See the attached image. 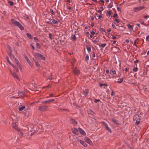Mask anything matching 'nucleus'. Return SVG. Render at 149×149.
<instances>
[{
    "label": "nucleus",
    "mask_w": 149,
    "mask_h": 149,
    "mask_svg": "<svg viewBox=\"0 0 149 149\" xmlns=\"http://www.w3.org/2000/svg\"><path fill=\"white\" fill-rule=\"evenodd\" d=\"M48 106H42L39 107L38 109L41 111H46L47 110Z\"/></svg>",
    "instance_id": "1"
},
{
    "label": "nucleus",
    "mask_w": 149,
    "mask_h": 149,
    "mask_svg": "<svg viewBox=\"0 0 149 149\" xmlns=\"http://www.w3.org/2000/svg\"><path fill=\"white\" fill-rule=\"evenodd\" d=\"M134 118H135V120H136V123L137 125L139 124L140 122V120L141 119V116H138L137 115H135L134 116Z\"/></svg>",
    "instance_id": "2"
},
{
    "label": "nucleus",
    "mask_w": 149,
    "mask_h": 149,
    "mask_svg": "<svg viewBox=\"0 0 149 149\" xmlns=\"http://www.w3.org/2000/svg\"><path fill=\"white\" fill-rule=\"evenodd\" d=\"M36 56L40 60H45V57L42 55L40 54L39 53H36Z\"/></svg>",
    "instance_id": "3"
},
{
    "label": "nucleus",
    "mask_w": 149,
    "mask_h": 149,
    "mask_svg": "<svg viewBox=\"0 0 149 149\" xmlns=\"http://www.w3.org/2000/svg\"><path fill=\"white\" fill-rule=\"evenodd\" d=\"M144 8V7L143 6L139 7H135L134 8L133 10L134 12H136L141 10Z\"/></svg>",
    "instance_id": "4"
},
{
    "label": "nucleus",
    "mask_w": 149,
    "mask_h": 149,
    "mask_svg": "<svg viewBox=\"0 0 149 149\" xmlns=\"http://www.w3.org/2000/svg\"><path fill=\"white\" fill-rule=\"evenodd\" d=\"M11 21L15 26H17L20 23L19 22L16 21L13 19H12Z\"/></svg>",
    "instance_id": "5"
},
{
    "label": "nucleus",
    "mask_w": 149,
    "mask_h": 149,
    "mask_svg": "<svg viewBox=\"0 0 149 149\" xmlns=\"http://www.w3.org/2000/svg\"><path fill=\"white\" fill-rule=\"evenodd\" d=\"M103 124L104 127H105L106 129L109 132L111 133V129L109 128L107 124L104 122H102Z\"/></svg>",
    "instance_id": "6"
},
{
    "label": "nucleus",
    "mask_w": 149,
    "mask_h": 149,
    "mask_svg": "<svg viewBox=\"0 0 149 149\" xmlns=\"http://www.w3.org/2000/svg\"><path fill=\"white\" fill-rule=\"evenodd\" d=\"M33 127V125H27V126L25 127H24V130H30V131L31 132H32L33 131V129H30V128H31L32 127Z\"/></svg>",
    "instance_id": "7"
},
{
    "label": "nucleus",
    "mask_w": 149,
    "mask_h": 149,
    "mask_svg": "<svg viewBox=\"0 0 149 149\" xmlns=\"http://www.w3.org/2000/svg\"><path fill=\"white\" fill-rule=\"evenodd\" d=\"M17 130L18 132V134L20 136L22 137L23 136L24 133L23 132V130H21L18 128Z\"/></svg>",
    "instance_id": "8"
},
{
    "label": "nucleus",
    "mask_w": 149,
    "mask_h": 149,
    "mask_svg": "<svg viewBox=\"0 0 149 149\" xmlns=\"http://www.w3.org/2000/svg\"><path fill=\"white\" fill-rule=\"evenodd\" d=\"M85 140L86 142L90 145H91L92 144V142L88 137H85Z\"/></svg>",
    "instance_id": "9"
},
{
    "label": "nucleus",
    "mask_w": 149,
    "mask_h": 149,
    "mask_svg": "<svg viewBox=\"0 0 149 149\" xmlns=\"http://www.w3.org/2000/svg\"><path fill=\"white\" fill-rule=\"evenodd\" d=\"M55 100L54 99H51L50 100H46V101H42L41 103L42 104H44L45 103H49L50 102H53Z\"/></svg>",
    "instance_id": "10"
},
{
    "label": "nucleus",
    "mask_w": 149,
    "mask_h": 149,
    "mask_svg": "<svg viewBox=\"0 0 149 149\" xmlns=\"http://www.w3.org/2000/svg\"><path fill=\"white\" fill-rule=\"evenodd\" d=\"M78 131H79L80 133L83 135H86V133L84 131V130H83L82 129H81L80 128H78Z\"/></svg>",
    "instance_id": "11"
},
{
    "label": "nucleus",
    "mask_w": 149,
    "mask_h": 149,
    "mask_svg": "<svg viewBox=\"0 0 149 149\" xmlns=\"http://www.w3.org/2000/svg\"><path fill=\"white\" fill-rule=\"evenodd\" d=\"M19 119V118H18L15 117L13 119H12V123H15L17 124Z\"/></svg>",
    "instance_id": "12"
},
{
    "label": "nucleus",
    "mask_w": 149,
    "mask_h": 149,
    "mask_svg": "<svg viewBox=\"0 0 149 149\" xmlns=\"http://www.w3.org/2000/svg\"><path fill=\"white\" fill-rule=\"evenodd\" d=\"M18 95L19 97H22L24 96V94L23 91H19L18 92Z\"/></svg>",
    "instance_id": "13"
},
{
    "label": "nucleus",
    "mask_w": 149,
    "mask_h": 149,
    "mask_svg": "<svg viewBox=\"0 0 149 149\" xmlns=\"http://www.w3.org/2000/svg\"><path fill=\"white\" fill-rule=\"evenodd\" d=\"M72 132L75 134H77L78 133V130L76 128H74L72 129Z\"/></svg>",
    "instance_id": "14"
},
{
    "label": "nucleus",
    "mask_w": 149,
    "mask_h": 149,
    "mask_svg": "<svg viewBox=\"0 0 149 149\" xmlns=\"http://www.w3.org/2000/svg\"><path fill=\"white\" fill-rule=\"evenodd\" d=\"M10 72L11 73V74L12 75L13 77L15 78H16L17 79H18V76L14 72H12L11 70H10Z\"/></svg>",
    "instance_id": "15"
},
{
    "label": "nucleus",
    "mask_w": 149,
    "mask_h": 149,
    "mask_svg": "<svg viewBox=\"0 0 149 149\" xmlns=\"http://www.w3.org/2000/svg\"><path fill=\"white\" fill-rule=\"evenodd\" d=\"M12 127L14 128L16 130H18V129L17 127V124L15 123H12Z\"/></svg>",
    "instance_id": "16"
},
{
    "label": "nucleus",
    "mask_w": 149,
    "mask_h": 149,
    "mask_svg": "<svg viewBox=\"0 0 149 149\" xmlns=\"http://www.w3.org/2000/svg\"><path fill=\"white\" fill-rule=\"evenodd\" d=\"M14 59L15 60V62L16 63L17 66L19 67V69H20L21 68V65L19 63V61H18L17 59L16 58H14Z\"/></svg>",
    "instance_id": "17"
},
{
    "label": "nucleus",
    "mask_w": 149,
    "mask_h": 149,
    "mask_svg": "<svg viewBox=\"0 0 149 149\" xmlns=\"http://www.w3.org/2000/svg\"><path fill=\"white\" fill-rule=\"evenodd\" d=\"M18 109L19 111H22L25 108V107L24 106H19L18 107Z\"/></svg>",
    "instance_id": "18"
},
{
    "label": "nucleus",
    "mask_w": 149,
    "mask_h": 149,
    "mask_svg": "<svg viewBox=\"0 0 149 149\" xmlns=\"http://www.w3.org/2000/svg\"><path fill=\"white\" fill-rule=\"evenodd\" d=\"M79 142L80 143L83 145L84 147H87V144L84 141L80 140L79 141Z\"/></svg>",
    "instance_id": "19"
},
{
    "label": "nucleus",
    "mask_w": 149,
    "mask_h": 149,
    "mask_svg": "<svg viewBox=\"0 0 149 149\" xmlns=\"http://www.w3.org/2000/svg\"><path fill=\"white\" fill-rule=\"evenodd\" d=\"M127 26L129 29V30L130 31H131L133 30V27L132 25H131L130 24H127Z\"/></svg>",
    "instance_id": "20"
},
{
    "label": "nucleus",
    "mask_w": 149,
    "mask_h": 149,
    "mask_svg": "<svg viewBox=\"0 0 149 149\" xmlns=\"http://www.w3.org/2000/svg\"><path fill=\"white\" fill-rule=\"evenodd\" d=\"M111 120L114 124H118L119 123L118 121L112 118L111 119Z\"/></svg>",
    "instance_id": "21"
},
{
    "label": "nucleus",
    "mask_w": 149,
    "mask_h": 149,
    "mask_svg": "<svg viewBox=\"0 0 149 149\" xmlns=\"http://www.w3.org/2000/svg\"><path fill=\"white\" fill-rule=\"evenodd\" d=\"M52 22L54 24H58V22L54 19H53Z\"/></svg>",
    "instance_id": "22"
},
{
    "label": "nucleus",
    "mask_w": 149,
    "mask_h": 149,
    "mask_svg": "<svg viewBox=\"0 0 149 149\" xmlns=\"http://www.w3.org/2000/svg\"><path fill=\"white\" fill-rule=\"evenodd\" d=\"M88 93V91L87 89H85V90L84 91L83 94L84 95L86 96L87 95V94Z\"/></svg>",
    "instance_id": "23"
},
{
    "label": "nucleus",
    "mask_w": 149,
    "mask_h": 149,
    "mask_svg": "<svg viewBox=\"0 0 149 149\" xmlns=\"http://www.w3.org/2000/svg\"><path fill=\"white\" fill-rule=\"evenodd\" d=\"M17 26H18L20 29L22 30L24 29V27L20 23Z\"/></svg>",
    "instance_id": "24"
},
{
    "label": "nucleus",
    "mask_w": 149,
    "mask_h": 149,
    "mask_svg": "<svg viewBox=\"0 0 149 149\" xmlns=\"http://www.w3.org/2000/svg\"><path fill=\"white\" fill-rule=\"evenodd\" d=\"M17 26H18L20 29L22 30L24 29V27L20 23Z\"/></svg>",
    "instance_id": "25"
},
{
    "label": "nucleus",
    "mask_w": 149,
    "mask_h": 149,
    "mask_svg": "<svg viewBox=\"0 0 149 149\" xmlns=\"http://www.w3.org/2000/svg\"><path fill=\"white\" fill-rule=\"evenodd\" d=\"M70 122L71 123H73V124L74 123L75 124H77V122L76 121L72 119H71Z\"/></svg>",
    "instance_id": "26"
},
{
    "label": "nucleus",
    "mask_w": 149,
    "mask_h": 149,
    "mask_svg": "<svg viewBox=\"0 0 149 149\" xmlns=\"http://www.w3.org/2000/svg\"><path fill=\"white\" fill-rule=\"evenodd\" d=\"M74 72L75 74H77L79 72V70L77 68H75L74 70Z\"/></svg>",
    "instance_id": "27"
},
{
    "label": "nucleus",
    "mask_w": 149,
    "mask_h": 149,
    "mask_svg": "<svg viewBox=\"0 0 149 149\" xmlns=\"http://www.w3.org/2000/svg\"><path fill=\"white\" fill-rule=\"evenodd\" d=\"M86 49L88 52H89L91 51V47L88 46H87L86 47Z\"/></svg>",
    "instance_id": "28"
},
{
    "label": "nucleus",
    "mask_w": 149,
    "mask_h": 149,
    "mask_svg": "<svg viewBox=\"0 0 149 149\" xmlns=\"http://www.w3.org/2000/svg\"><path fill=\"white\" fill-rule=\"evenodd\" d=\"M27 37L30 39H32L31 35L29 33H27L26 34Z\"/></svg>",
    "instance_id": "29"
},
{
    "label": "nucleus",
    "mask_w": 149,
    "mask_h": 149,
    "mask_svg": "<svg viewBox=\"0 0 149 149\" xmlns=\"http://www.w3.org/2000/svg\"><path fill=\"white\" fill-rule=\"evenodd\" d=\"M107 45L106 43L102 44L100 45H99L100 47L102 48H104Z\"/></svg>",
    "instance_id": "30"
},
{
    "label": "nucleus",
    "mask_w": 149,
    "mask_h": 149,
    "mask_svg": "<svg viewBox=\"0 0 149 149\" xmlns=\"http://www.w3.org/2000/svg\"><path fill=\"white\" fill-rule=\"evenodd\" d=\"M71 38L74 41L76 40V38L74 35H72L71 36Z\"/></svg>",
    "instance_id": "31"
},
{
    "label": "nucleus",
    "mask_w": 149,
    "mask_h": 149,
    "mask_svg": "<svg viewBox=\"0 0 149 149\" xmlns=\"http://www.w3.org/2000/svg\"><path fill=\"white\" fill-rule=\"evenodd\" d=\"M9 55L11 58H15L14 55L11 53V52H10V53Z\"/></svg>",
    "instance_id": "32"
},
{
    "label": "nucleus",
    "mask_w": 149,
    "mask_h": 149,
    "mask_svg": "<svg viewBox=\"0 0 149 149\" xmlns=\"http://www.w3.org/2000/svg\"><path fill=\"white\" fill-rule=\"evenodd\" d=\"M113 6L112 3H110L109 5L107 6L108 8H111Z\"/></svg>",
    "instance_id": "33"
},
{
    "label": "nucleus",
    "mask_w": 149,
    "mask_h": 149,
    "mask_svg": "<svg viewBox=\"0 0 149 149\" xmlns=\"http://www.w3.org/2000/svg\"><path fill=\"white\" fill-rule=\"evenodd\" d=\"M34 40V41L36 42H38L39 41V40L38 38L36 37H35L33 38Z\"/></svg>",
    "instance_id": "34"
},
{
    "label": "nucleus",
    "mask_w": 149,
    "mask_h": 149,
    "mask_svg": "<svg viewBox=\"0 0 149 149\" xmlns=\"http://www.w3.org/2000/svg\"><path fill=\"white\" fill-rule=\"evenodd\" d=\"M85 59L86 61H88L89 60V56L88 54L86 55Z\"/></svg>",
    "instance_id": "35"
},
{
    "label": "nucleus",
    "mask_w": 149,
    "mask_h": 149,
    "mask_svg": "<svg viewBox=\"0 0 149 149\" xmlns=\"http://www.w3.org/2000/svg\"><path fill=\"white\" fill-rule=\"evenodd\" d=\"M50 13L53 15H55V13L54 12L53 10L52 9H50Z\"/></svg>",
    "instance_id": "36"
},
{
    "label": "nucleus",
    "mask_w": 149,
    "mask_h": 149,
    "mask_svg": "<svg viewBox=\"0 0 149 149\" xmlns=\"http://www.w3.org/2000/svg\"><path fill=\"white\" fill-rule=\"evenodd\" d=\"M93 101L95 103H97V102H99L100 101V100L99 99H95L93 100Z\"/></svg>",
    "instance_id": "37"
},
{
    "label": "nucleus",
    "mask_w": 149,
    "mask_h": 149,
    "mask_svg": "<svg viewBox=\"0 0 149 149\" xmlns=\"http://www.w3.org/2000/svg\"><path fill=\"white\" fill-rule=\"evenodd\" d=\"M138 69L137 68H134L133 69V71L134 72H136L138 71Z\"/></svg>",
    "instance_id": "38"
},
{
    "label": "nucleus",
    "mask_w": 149,
    "mask_h": 149,
    "mask_svg": "<svg viewBox=\"0 0 149 149\" xmlns=\"http://www.w3.org/2000/svg\"><path fill=\"white\" fill-rule=\"evenodd\" d=\"M27 62L30 65H31H31L32 63H31V62L30 61L29 59L27 60Z\"/></svg>",
    "instance_id": "39"
},
{
    "label": "nucleus",
    "mask_w": 149,
    "mask_h": 149,
    "mask_svg": "<svg viewBox=\"0 0 149 149\" xmlns=\"http://www.w3.org/2000/svg\"><path fill=\"white\" fill-rule=\"evenodd\" d=\"M8 3L10 4V6H12L14 5V3L13 1H10Z\"/></svg>",
    "instance_id": "40"
},
{
    "label": "nucleus",
    "mask_w": 149,
    "mask_h": 149,
    "mask_svg": "<svg viewBox=\"0 0 149 149\" xmlns=\"http://www.w3.org/2000/svg\"><path fill=\"white\" fill-rule=\"evenodd\" d=\"M117 18H115V19L114 20L115 21V22H117V23H118L120 21H119V20Z\"/></svg>",
    "instance_id": "41"
},
{
    "label": "nucleus",
    "mask_w": 149,
    "mask_h": 149,
    "mask_svg": "<svg viewBox=\"0 0 149 149\" xmlns=\"http://www.w3.org/2000/svg\"><path fill=\"white\" fill-rule=\"evenodd\" d=\"M113 17L115 18H116L118 17V15L116 14H114L113 16Z\"/></svg>",
    "instance_id": "42"
},
{
    "label": "nucleus",
    "mask_w": 149,
    "mask_h": 149,
    "mask_svg": "<svg viewBox=\"0 0 149 149\" xmlns=\"http://www.w3.org/2000/svg\"><path fill=\"white\" fill-rule=\"evenodd\" d=\"M49 37L51 40H52V34L50 33H49Z\"/></svg>",
    "instance_id": "43"
},
{
    "label": "nucleus",
    "mask_w": 149,
    "mask_h": 149,
    "mask_svg": "<svg viewBox=\"0 0 149 149\" xmlns=\"http://www.w3.org/2000/svg\"><path fill=\"white\" fill-rule=\"evenodd\" d=\"M102 17V13H100L99 15L98 16V18L100 19Z\"/></svg>",
    "instance_id": "44"
},
{
    "label": "nucleus",
    "mask_w": 149,
    "mask_h": 149,
    "mask_svg": "<svg viewBox=\"0 0 149 149\" xmlns=\"http://www.w3.org/2000/svg\"><path fill=\"white\" fill-rule=\"evenodd\" d=\"M36 46L38 47L39 48L40 47V45L39 43H37L36 44Z\"/></svg>",
    "instance_id": "45"
},
{
    "label": "nucleus",
    "mask_w": 149,
    "mask_h": 149,
    "mask_svg": "<svg viewBox=\"0 0 149 149\" xmlns=\"http://www.w3.org/2000/svg\"><path fill=\"white\" fill-rule=\"evenodd\" d=\"M7 60L8 62V63L10 64L11 62L9 60V58L8 57H7Z\"/></svg>",
    "instance_id": "46"
},
{
    "label": "nucleus",
    "mask_w": 149,
    "mask_h": 149,
    "mask_svg": "<svg viewBox=\"0 0 149 149\" xmlns=\"http://www.w3.org/2000/svg\"><path fill=\"white\" fill-rule=\"evenodd\" d=\"M10 65L12 67H13V68H15V66L12 63H10Z\"/></svg>",
    "instance_id": "47"
},
{
    "label": "nucleus",
    "mask_w": 149,
    "mask_h": 149,
    "mask_svg": "<svg viewBox=\"0 0 149 149\" xmlns=\"http://www.w3.org/2000/svg\"><path fill=\"white\" fill-rule=\"evenodd\" d=\"M111 13H112V11L111 10H109L108 12V14L109 15H110Z\"/></svg>",
    "instance_id": "48"
},
{
    "label": "nucleus",
    "mask_w": 149,
    "mask_h": 149,
    "mask_svg": "<svg viewBox=\"0 0 149 149\" xmlns=\"http://www.w3.org/2000/svg\"><path fill=\"white\" fill-rule=\"evenodd\" d=\"M116 82H117L118 83H121V79H119V80L118 81H116L115 82L116 83Z\"/></svg>",
    "instance_id": "49"
},
{
    "label": "nucleus",
    "mask_w": 149,
    "mask_h": 149,
    "mask_svg": "<svg viewBox=\"0 0 149 149\" xmlns=\"http://www.w3.org/2000/svg\"><path fill=\"white\" fill-rule=\"evenodd\" d=\"M36 65L37 67H39L40 66V65L37 62L36 63Z\"/></svg>",
    "instance_id": "50"
},
{
    "label": "nucleus",
    "mask_w": 149,
    "mask_h": 149,
    "mask_svg": "<svg viewBox=\"0 0 149 149\" xmlns=\"http://www.w3.org/2000/svg\"><path fill=\"white\" fill-rule=\"evenodd\" d=\"M92 53H93L92 57L94 58L95 57V54L94 52H93Z\"/></svg>",
    "instance_id": "51"
},
{
    "label": "nucleus",
    "mask_w": 149,
    "mask_h": 149,
    "mask_svg": "<svg viewBox=\"0 0 149 149\" xmlns=\"http://www.w3.org/2000/svg\"><path fill=\"white\" fill-rule=\"evenodd\" d=\"M112 72L113 74H115L116 73V72L115 70H113Z\"/></svg>",
    "instance_id": "52"
},
{
    "label": "nucleus",
    "mask_w": 149,
    "mask_h": 149,
    "mask_svg": "<svg viewBox=\"0 0 149 149\" xmlns=\"http://www.w3.org/2000/svg\"><path fill=\"white\" fill-rule=\"evenodd\" d=\"M7 47L9 48V50L10 51V52H11V48H12L10 47V46L9 45H7Z\"/></svg>",
    "instance_id": "53"
},
{
    "label": "nucleus",
    "mask_w": 149,
    "mask_h": 149,
    "mask_svg": "<svg viewBox=\"0 0 149 149\" xmlns=\"http://www.w3.org/2000/svg\"><path fill=\"white\" fill-rule=\"evenodd\" d=\"M48 79H52V75H51L50 76H49L48 78Z\"/></svg>",
    "instance_id": "54"
},
{
    "label": "nucleus",
    "mask_w": 149,
    "mask_h": 149,
    "mask_svg": "<svg viewBox=\"0 0 149 149\" xmlns=\"http://www.w3.org/2000/svg\"><path fill=\"white\" fill-rule=\"evenodd\" d=\"M107 31L109 33L111 31V30L110 29H107Z\"/></svg>",
    "instance_id": "55"
},
{
    "label": "nucleus",
    "mask_w": 149,
    "mask_h": 149,
    "mask_svg": "<svg viewBox=\"0 0 149 149\" xmlns=\"http://www.w3.org/2000/svg\"><path fill=\"white\" fill-rule=\"evenodd\" d=\"M149 39V36H147L146 37V41H147V40H148V39Z\"/></svg>",
    "instance_id": "56"
},
{
    "label": "nucleus",
    "mask_w": 149,
    "mask_h": 149,
    "mask_svg": "<svg viewBox=\"0 0 149 149\" xmlns=\"http://www.w3.org/2000/svg\"><path fill=\"white\" fill-rule=\"evenodd\" d=\"M91 33L92 35H94L95 34V32L93 31H91Z\"/></svg>",
    "instance_id": "57"
},
{
    "label": "nucleus",
    "mask_w": 149,
    "mask_h": 149,
    "mask_svg": "<svg viewBox=\"0 0 149 149\" xmlns=\"http://www.w3.org/2000/svg\"><path fill=\"white\" fill-rule=\"evenodd\" d=\"M106 74H108L109 73V70H107L106 71Z\"/></svg>",
    "instance_id": "58"
},
{
    "label": "nucleus",
    "mask_w": 149,
    "mask_h": 149,
    "mask_svg": "<svg viewBox=\"0 0 149 149\" xmlns=\"http://www.w3.org/2000/svg\"><path fill=\"white\" fill-rule=\"evenodd\" d=\"M112 38L113 39H115L116 38V36H113L112 37Z\"/></svg>",
    "instance_id": "59"
},
{
    "label": "nucleus",
    "mask_w": 149,
    "mask_h": 149,
    "mask_svg": "<svg viewBox=\"0 0 149 149\" xmlns=\"http://www.w3.org/2000/svg\"><path fill=\"white\" fill-rule=\"evenodd\" d=\"M91 25L92 27L94 25V24L93 23L91 22Z\"/></svg>",
    "instance_id": "60"
},
{
    "label": "nucleus",
    "mask_w": 149,
    "mask_h": 149,
    "mask_svg": "<svg viewBox=\"0 0 149 149\" xmlns=\"http://www.w3.org/2000/svg\"><path fill=\"white\" fill-rule=\"evenodd\" d=\"M149 17V16H147V15H145L144 16V18L146 19H147V17Z\"/></svg>",
    "instance_id": "61"
},
{
    "label": "nucleus",
    "mask_w": 149,
    "mask_h": 149,
    "mask_svg": "<svg viewBox=\"0 0 149 149\" xmlns=\"http://www.w3.org/2000/svg\"><path fill=\"white\" fill-rule=\"evenodd\" d=\"M112 26L113 27V28L116 29L115 26V25L114 24H112Z\"/></svg>",
    "instance_id": "62"
},
{
    "label": "nucleus",
    "mask_w": 149,
    "mask_h": 149,
    "mask_svg": "<svg viewBox=\"0 0 149 149\" xmlns=\"http://www.w3.org/2000/svg\"><path fill=\"white\" fill-rule=\"evenodd\" d=\"M91 19L92 20H93L94 19V17L93 16H91Z\"/></svg>",
    "instance_id": "63"
},
{
    "label": "nucleus",
    "mask_w": 149,
    "mask_h": 149,
    "mask_svg": "<svg viewBox=\"0 0 149 149\" xmlns=\"http://www.w3.org/2000/svg\"><path fill=\"white\" fill-rule=\"evenodd\" d=\"M53 96V94H51L49 95L50 97H52Z\"/></svg>",
    "instance_id": "64"
}]
</instances>
